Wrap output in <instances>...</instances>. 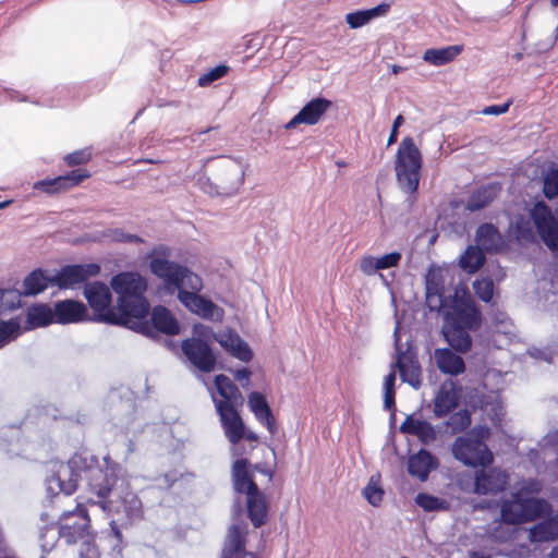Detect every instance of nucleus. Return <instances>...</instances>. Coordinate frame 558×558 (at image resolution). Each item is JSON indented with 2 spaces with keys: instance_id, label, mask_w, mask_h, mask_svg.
<instances>
[{
  "instance_id": "obj_1",
  "label": "nucleus",
  "mask_w": 558,
  "mask_h": 558,
  "mask_svg": "<svg viewBox=\"0 0 558 558\" xmlns=\"http://www.w3.org/2000/svg\"><path fill=\"white\" fill-rule=\"evenodd\" d=\"M451 280L452 270L449 267L429 268L426 275V303L430 310L442 312L446 341L456 351L464 353L472 344L469 331L476 329L481 319L465 286H458L453 295H445V286Z\"/></svg>"
},
{
  "instance_id": "obj_2",
  "label": "nucleus",
  "mask_w": 558,
  "mask_h": 558,
  "mask_svg": "<svg viewBox=\"0 0 558 558\" xmlns=\"http://www.w3.org/2000/svg\"><path fill=\"white\" fill-rule=\"evenodd\" d=\"M166 252L163 247L154 250L149 264L151 272L163 282L170 293L178 292V300L192 314L210 322H222L223 308L199 294L203 289L201 277L186 267L162 257Z\"/></svg>"
},
{
  "instance_id": "obj_3",
  "label": "nucleus",
  "mask_w": 558,
  "mask_h": 558,
  "mask_svg": "<svg viewBox=\"0 0 558 558\" xmlns=\"http://www.w3.org/2000/svg\"><path fill=\"white\" fill-rule=\"evenodd\" d=\"M118 464L105 458V469L88 471V488L96 498L88 497L86 505L98 507L107 514L123 513L125 522L131 523L142 518L143 505L129 485L118 478Z\"/></svg>"
},
{
  "instance_id": "obj_4",
  "label": "nucleus",
  "mask_w": 558,
  "mask_h": 558,
  "mask_svg": "<svg viewBox=\"0 0 558 558\" xmlns=\"http://www.w3.org/2000/svg\"><path fill=\"white\" fill-rule=\"evenodd\" d=\"M110 287L117 294V304L128 323L124 326L144 335L151 332L147 320L149 303L145 296L147 280L136 271H122L111 278Z\"/></svg>"
},
{
  "instance_id": "obj_5",
  "label": "nucleus",
  "mask_w": 558,
  "mask_h": 558,
  "mask_svg": "<svg viewBox=\"0 0 558 558\" xmlns=\"http://www.w3.org/2000/svg\"><path fill=\"white\" fill-rule=\"evenodd\" d=\"M542 485L536 481L525 483L518 493L504 499L500 505V515L506 522L522 524L534 521L550 512V505L538 498L530 497L541 490Z\"/></svg>"
},
{
  "instance_id": "obj_6",
  "label": "nucleus",
  "mask_w": 558,
  "mask_h": 558,
  "mask_svg": "<svg viewBox=\"0 0 558 558\" xmlns=\"http://www.w3.org/2000/svg\"><path fill=\"white\" fill-rule=\"evenodd\" d=\"M489 429L484 426L474 427L471 432L458 437L452 444L453 457L468 466H486L493 462V453L485 444Z\"/></svg>"
},
{
  "instance_id": "obj_7",
  "label": "nucleus",
  "mask_w": 558,
  "mask_h": 558,
  "mask_svg": "<svg viewBox=\"0 0 558 558\" xmlns=\"http://www.w3.org/2000/svg\"><path fill=\"white\" fill-rule=\"evenodd\" d=\"M422 154L413 138L404 137L396 154L395 170L398 184L404 193L416 192L421 178Z\"/></svg>"
},
{
  "instance_id": "obj_8",
  "label": "nucleus",
  "mask_w": 558,
  "mask_h": 558,
  "mask_svg": "<svg viewBox=\"0 0 558 558\" xmlns=\"http://www.w3.org/2000/svg\"><path fill=\"white\" fill-rule=\"evenodd\" d=\"M84 296L94 312L95 320L122 325L128 323L125 315L121 314L119 306H112L110 288L100 281L87 283L84 288Z\"/></svg>"
},
{
  "instance_id": "obj_9",
  "label": "nucleus",
  "mask_w": 558,
  "mask_h": 558,
  "mask_svg": "<svg viewBox=\"0 0 558 558\" xmlns=\"http://www.w3.org/2000/svg\"><path fill=\"white\" fill-rule=\"evenodd\" d=\"M246 165L242 160L223 159L218 163L216 174V193L219 195H234L244 183Z\"/></svg>"
},
{
  "instance_id": "obj_10",
  "label": "nucleus",
  "mask_w": 558,
  "mask_h": 558,
  "mask_svg": "<svg viewBox=\"0 0 558 558\" xmlns=\"http://www.w3.org/2000/svg\"><path fill=\"white\" fill-rule=\"evenodd\" d=\"M531 217L544 243L553 251L558 250V207L554 216L544 203H537Z\"/></svg>"
},
{
  "instance_id": "obj_11",
  "label": "nucleus",
  "mask_w": 558,
  "mask_h": 558,
  "mask_svg": "<svg viewBox=\"0 0 558 558\" xmlns=\"http://www.w3.org/2000/svg\"><path fill=\"white\" fill-rule=\"evenodd\" d=\"M399 327L395 329V343L397 351L396 367L400 372V376L404 383H408L414 389H418L422 385L421 367L416 359L414 349L409 345L405 351H402L399 343Z\"/></svg>"
},
{
  "instance_id": "obj_12",
  "label": "nucleus",
  "mask_w": 558,
  "mask_h": 558,
  "mask_svg": "<svg viewBox=\"0 0 558 558\" xmlns=\"http://www.w3.org/2000/svg\"><path fill=\"white\" fill-rule=\"evenodd\" d=\"M99 272L100 266L97 264L72 265L63 267L50 282L60 289H75Z\"/></svg>"
},
{
  "instance_id": "obj_13",
  "label": "nucleus",
  "mask_w": 558,
  "mask_h": 558,
  "mask_svg": "<svg viewBox=\"0 0 558 558\" xmlns=\"http://www.w3.org/2000/svg\"><path fill=\"white\" fill-rule=\"evenodd\" d=\"M78 476L70 463H56L46 481L47 492L51 495H71L77 487Z\"/></svg>"
},
{
  "instance_id": "obj_14",
  "label": "nucleus",
  "mask_w": 558,
  "mask_h": 558,
  "mask_svg": "<svg viewBox=\"0 0 558 558\" xmlns=\"http://www.w3.org/2000/svg\"><path fill=\"white\" fill-rule=\"evenodd\" d=\"M88 515L82 504L74 511L64 512L59 519V533L68 544L81 537L88 525Z\"/></svg>"
},
{
  "instance_id": "obj_15",
  "label": "nucleus",
  "mask_w": 558,
  "mask_h": 558,
  "mask_svg": "<svg viewBox=\"0 0 558 558\" xmlns=\"http://www.w3.org/2000/svg\"><path fill=\"white\" fill-rule=\"evenodd\" d=\"M508 485V475L500 470H490L488 472H476L474 483L471 486L461 484V489L472 492L477 495H487L500 492Z\"/></svg>"
},
{
  "instance_id": "obj_16",
  "label": "nucleus",
  "mask_w": 558,
  "mask_h": 558,
  "mask_svg": "<svg viewBox=\"0 0 558 558\" xmlns=\"http://www.w3.org/2000/svg\"><path fill=\"white\" fill-rule=\"evenodd\" d=\"M182 350L189 361L201 372L209 373L215 368L216 356L207 343L186 339L182 342Z\"/></svg>"
},
{
  "instance_id": "obj_17",
  "label": "nucleus",
  "mask_w": 558,
  "mask_h": 558,
  "mask_svg": "<svg viewBox=\"0 0 558 558\" xmlns=\"http://www.w3.org/2000/svg\"><path fill=\"white\" fill-rule=\"evenodd\" d=\"M461 398V387L453 380H445L435 398L434 414L436 417H444L450 414L459 405Z\"/></svg>"
},
{
  "instance_id": "obj_18",
  "label": "nucleus",
  "mask_w": 558,
  "mask_h": 558,
  "mask_svg": "<svg viewBox=\"0 0 558 558\" xmlns=\"http://www.w3.org/2000/svg\"><path fill=\"white\" fill-rule=\"evenodd\" d=\"M215 340L234 359L242 362H250L253 357V351L247 342H245L240 335L231 328H223L219 330L215 336Z\"/></svg>"
},
{
  "instance_id": "obj_19",
  "label": "nucleus",
  "mask_w": 558,
  "mask_h": 558,
  "mask_svg": "<svg viewBox=\"0 0 558 558\" xmlns=\"http://www.w3.org/2000/svg\"><path fill=\"white\" fill-rule=\"evenodd\" d=\"M331 107V101L317 97L307 102L298 114H295L286 125L287 130L295 129L300 124L315 125L322 117Z\"/></svg>"
},
{
  "instance_id": "obj_20",
  "label": "nucleus",
  "mask_w": 558,
  "mask_h": 558,
  "mask_svg": "<svg viewBox=\"0 0 558 558\" xmlns=\"http://www.w3.org/2000/svg\"><path fill=\"white\" fill-rule=\"evenodd\" d=\"M217 412L228 440L235 445L244 436V423L233 404L217 403Z\"/></svg>"
},
{
  "instance_id": "obj_21",
  "label": "nucleus",
  "mask_w": 558,
  "mask_h": 558,
  "mask_svg": "<svg viewBox=\"0 0 558 558\" xmlns=\"http://www.w3.org/2000/svg\"><path fill=\"white\" fill-rule=\"evenodd\" d=\"M88 177L87 171L73 170L65 175L37 181L33 184V189L43 193L54 194L80 184Z\"/></svg>"
},
{
  "instance_id": "obj_22",
  "label": "nucleus",
  "mask_w": 558,
  "mask_h": 558,
  "mask_svg": "<svg viewBox=\"0 0 558 558\" xmlns=\"http://www.w3.org/2000/svg\"><path fill=\"white\" fill-rule=\"evenodd\" d=\"M56 323L77 324L89 319V313L84 303L75 300L59 301L54 304Z\"/></svg>"
},
{
  "instance_id": "obj_23",
  "label": "nucleus",
  "mask_w": 558,
  "mask_h": 558,
  "mask_svg": "<svg viewBox=\"0 0 558 558\" xmlns=\"http://www.w3.org/2000/svg\"><path fill=\"white\" fill-rule=\"evenodd\" d=\"M402 255L399 252H391L381 256L365 255L360 259V270L372 276L385 269L397 267L401 262Z\"/></svg>"
},
{
  "instance_id": "obj_24",
  "label": "nucleus",
  "mask_w": 558,
  "mask_h": 558,
  "mask_svg": "<svg viewBox=\"0 0 558 558\" xmlns=\"http://www.w3.org/2000/svg\"><path fill=\"white\" fill-rule=\"evenodd\" d=\"M222 558H256L245 551L244 526L233 524L229 527L222 549Z\"/></svg>"
},
{
  "instance_id": "obj_25",
  "label": "nucleus",
  "mask_w": 558,
  "mask_h": 558,
  "mask_svg": "<svg viewBox=\"0 0 558 558\" xmlns=\"http://www.w3.org/2000/svg\"><path fill=\"white\" fill-rule=\"evenodd\" d=\"M400 430L417 437L424 444L435 440L437 435L435 427L429 422L415 414L407 416L400 426Z\"/></svg>"
},
{
  "instance_id": "obj_26",
  "label": "nucleus",
  "mask_w": 558,
  "mask_h": 558,
  "mask_svg": "<svg viewBox=\"0 0 558 558\" xmlns=\"http://www.w3.org/2000/svg\"><path fill=\"white\" fill-rule=\"evenodd\" d=\"M247 404L255 418L266 426L271 435L275 434L277 430L276 422L265 397L260 392L253 391L248 395Z\"/></svg>"
},
{
  "instance_id": "obj_27",
  "label": "nucleus",
  "mask_w": 558,
  "mask_h": 558,
  "mask_svg": "<svg viewBox=\"0 0 558 558\" xmlns=\"http://www.w3.org/2000/svg\"><path fill=\"white\" fill-rule=\"evenodd\" d=\"M433 360L438 369L448 375H459L465 369L463 359L449 349H436L433 354Z\"/></svg>"
},
{
  "instance_id": "obj_28",
  "label": "nucleus",
  "mask_w": 558,
  "mask_h": 558,
  "mask_svg": "<svg viewBox=\"0 0 558 558\" xmlns=\"http://www.w3.org/2000/svg\"><path fill=\"white\" fill-rule=\"evenodd\" d=\"M437 459L426 450H420L416 454L409 458L408 471L412 476L424 482L427 480L432 470L437 468Z\"/></svg>"
},
{
  "instance_id": "obj_29",
  "label": "nucleus",
  "mask_w": 558,
  "mask_h": 558,
  "mask_svg": "<svg viewBox=\"0 0 558 558\" xmlns=\"http://www.w3.org/2000/svg\"><path fill=\"white\" fill-rule=\"evenodd\" d=\"M234 488L238 493L248 494L251 490H257L256 484L252 478V471L248 462L244 459L236 460L232 468Z\"/></svg>"
},
{
  "instance_id": "obj_30",
  "label": "nucleus",
  "mask_w": 558,
  "mask_h": 558,
  "mask_svg": "<svg viewBox=\"0 0 558 558\" xmlns=\"http://www.w3.org/2000/svg\"><path fill=\"white\" fill-rule=\"evenodd\" d=\"M389 8V4L380 3L372 9L351 12L345 15V22L350 28H360L367 25L375 19L385 16L388 13Z\"/></svg>"
},
{
  "instance_id": "obj_31",
  "label": "nucleus",
  "mask_w": 558,
  "mask_h": 558,
  "mask_svg": "<svg viewBox=\"0 0 558 558\" xmlns=\"http://www.w3.org/2000/svg\"><path fill=\"white\" fill-rule=\"evenodd\" d=\"M215 388L219 396L221 397V400H218L216 398L215 392L211 390L210 387H208V390L211 393L215 407L217 408V403H227V404H233L235 401L241 398L240 392L235 385L231 381V379L225 375H218L215 378L214 381Z\"/></svg>"
},
{
  "instance_id": "obj_32",
  "label": "nucleus",
  "mask_w": 558,
  "mask_h": 558,
  "mask_svg": "<svg viewBox=\"0 0 558 558\" xmlns=\"http://www.w3.org/2000/svg\"><path fill=\"white\" fill-rule=\"evenodd\" d=\"M246 506L248 518L251 519L254 526L258 527L263 525L267 517V506L264 495L259 489L250 492L246 494Z\"/></svg>"
},
{
  "instance_id": "obj_33",
  "label": "nucleus",
  "mask_w": 558,
  "mask_h": 558,
  "mask_svg": "<svg viewBox=\"0 0 558 558\" xmlns=\"http://www.w3.org/2000/svg\"><path fill=\"white\" fill-rule=\"evenodd\" d=\"M151 322L154 327L167 335H177L180 331L178 320L169 310L163 306H156L151 312Z\"/></svg>"
},
{
  "instance_id": "obj_34",
  "label": "nucleus",
  "mask_w": 558,
  "mask_h": 558,
  "mask_svg": "<svg viewBox=\"0 0 558 558\" xmlns=\"http://www.w3.org/2000/svg\"><path fill=\"white\" fill-rule=\"evenodd\" d=\"M476 242L478 246L486 251H495L502 245L499 232L492 225H483L477 229Z\"/></svg>"
},
{
  "instance_id": "obj_35",
  "label": "nucleus",
  "mask_w": 558,
  "mask_h": 558,
  "mask_svg": "<svg viewBox=\"0 0 558 558\" xmlns=\"http://www.w3.org/2000/svg\"><path fill=\"white\" fill-rule=\"evenodd\" d=\"M556 538H558V515L530 530V539L532 542H549Z\"/></svg>"
},
{
  "instance_id": "obj_36",
  "label": "nucleus",
  "mask_w": 558,
  "mask_h": 558,
  "mask_svg": "<svg viewBox=\"0 0 558 558\" xmlns=\"http://www.w3.org/2000/svg\"><path fill=\"white\" fill-rule=\"evenodd\" d=\"M461 52V47L459 46H448L445 48H438V49H427L424 54L423 59L424 61L440 66L444 65L450 61H452L459 53Z\"/></svg>"
},
{
  "instance_id": "obj_37",
  "label": "nucleus",
  "mask_w": 558,
  "mask_h": 558,
  "mask_svg": "<svg viewBox=\"0 0 558 558\" xmlns=\"http://www.w3.org/2000/svg\"><path fill=\"white\" fill-rule=\"evenodd\" d=\"M515 523L506 522L502 518L494 520L487 527L488 536L498 543H506L511 541L517 532Z\"/></svg>"
},
{
  "instance_id": "obj_38",
  "label": "nucleus",
  "mask_w": 558,
  "mask_h": 558,
  "mask_svg": "<svg viewBox=\"0 0 558 558\" xmlns=\"http://www.w3.org/2000/svg\"><path fill=\"white\" fill-rule=\"evenodd\" d=\"M27 322L33 327H44L56 322L54 307L46 304L33 306L27 312Z\"/></svg>"
},
{
  "instance_id": "obj_39",
  "label": "nucleus",
  "mask_w": 558,
  "mask_h": 558,
  "mask_svg": "<svg viewBox=\"0 0 558 558\" xmlns=\"http://www.w3.org/2000/svg\"><path fill=\"white\" fill-rule=\"evenodd\" d=\"M414 502L425 512L447 511L450 508V502L447 499L428 493H418Z\"/></svg>"
},
{
  "instance_id": "obj_40",
  "label": "nucleus",
  "mask_w": 558,
  "mask_h": 558,
  "mask_svg": "<svg viewBox=\"0 0 558 558\" xmlns=\"http://www.w3.org/2000/svg\"><path fill=\"white\" fill-rule=\"evenodd\" d=\"M484 260L483 248L470 246L460 258V267L469 274H473L483 265Z\"/></svg>"
},
{
  "instance_id": "obj_41",
  "label": "nucleus",
  "mask_w": 558,
  "mask_h": 558,
  "mask_svg": "<svg viewBox=\"0 0 558 558\" xmlns=\"http://www.w3.org/2000/svg\"><path fill=\"white\" fill-rule=\"evenodd\" d=\"M48 278L41 270H35L29 274L23 282V293L25 295H36L47 289Z\"/></svg>"
},
{
  "instance_id": "obj_42",
  "label": "nucleus",
  "mask_w": 558,
  "mask_h": 558,
  "mask_svg": "<svg viewBox=\"0 0 558 558\" xmlns=\"http://www.w3.org/2000/svg\"><path fill=\"white\" fill-rule=\"evenodd\" d=\"M362 494L364 498L368 501V504H371L373 507L380 506L384 499L385 492L380 483L379 474L371 476L368 483L363 488Z\"/></svg>"
},
{
  "instance_id": "obj_43",
  "label": "nucleus",
  "mask_w": 558,
  "mask_h": 558,
  "mask_svg": "<svg viewBox=\"0 0 558 558\" xmlns=\"http://www.w3.org/2000/svg\"><path fill=\"white\" fill-rule=\"evenodd\" d=\"M497 194L495 186H484L472 194L468 202V208L470 210H478L489 204Z\"/></svg>"
},
{
  "instance_id": "obj_44",
  "label": "nucleus",
  "mask_w": 558,
  "mask_h": 558,
  "mask_svg": "<svg viewBox=\"0 0 558 558\" xmlns=\"http://www.w3.org/2000/svg\"><path fill=\"white\" fill-rule=\"evenodd\" d=\"M482 409L495 425H499L501 423L504 408L497 395L489 396L488 400L483 403Z\"/></svg>"
},
{
  "instance_id": "obj_45",
  "label": "nucleus",
  "mask_w": 558,
  "mask_h": 558,
  "mask_svg": "<svg viewBox=\"0 0 558 558\" xmlns=\"http://www.w3.org/2000/svg\"><path fill=\"white\" fill-rule=\"evenodd\" d=\"M543 190L548 198L558 195V168L554 165H550L544 172Z\"/></svg>"
},
{
  "instance_id": "obj_46",
  "label": "nucleus",
  "mask_w": 558,
  "mask_h": 558,
  "mask_svg": "<svg viewBox=\"0 0 558 558\" xmlns=\"http://www.w3.org/2000/svg\"><path fill=\"white\" fill-rule=\"evenodd\" d=\"M21 294L14 289H0V315L20 306Z\"/></svg>"
},
{
  "instance_id": "obj_47",
  "label": "nucleus",
  "mask_w": 558,
  "mask_h": 558,
  "mask_svg": "<svg viewBox=\"0 0 558 558\" xmlns=\"http://www.w3.org/2000/svg\"><path fill=\"white\" fill-rule=\"evenodd\" d=\"M471 424V416L468 410H460L453 413L447 421V426L451 428L452 433L461 432L468 428Z\"/></svg>"
},
{
  "instance_id": "obj_48",
  "label": "nucleus",
  "mask_w": 558,
  "mask_h": 558,
  "mask_svg": "<svg viewBox=\"0 0 558 558\" xmlns=\"http://www.w3.org/2000/svg\"><path fill=\"white\" fill-rule=\"evenodd\" d=\"M395 383L396 372L392 367L384 381V407L386 410H391L395 407Z\"/></svg>"
},
{
  "instance_id": "obj_49",
  "label": "nucleus",
  "mask_w": 558,
  "mask_h": 558,
  "mask_svg": "<svg viewBox=\"0 0 558 558\" xmlns=\"http://www.w3.org/2000/svg\"><path fill=\"white\" fill-rule=\"evenodd\" d=\"M20 325L15 320L0 322V347L16 338Z\"/></svg>"
},
{
  "instance_id": "obj_50",
  "label": "nucleus",
  "mask_w": 558,
  "mask_h": 558,
  "mask_svg": "<svg viewBox=\"0 0 558 558\" xmlns=\"http://www.w3.org/2000/svg\"><path fill=\"white\" fill-rule=\"evenodd\" d=\"M475 293L484 302L492 300L494 294V284L490 279H478L473 284Z\"/></svg>"
},
{
  "instance_id": "obj_51",
  "label": "nucleus",
  "mask_w": 558,
  "mask_h": 558,
  "mask_svg": "<svg viewBox=\"0 0 558 558\" xmlns=\"http://www.w3.org/2000/svg\"><path fill=\"white\" fill-rule=\"evenodd\" d=\"M228 72V66L226 65H218L211 70H209L207 73L203 74L198 78V84L201 86H207L210 83L223 77Z\"/></svg>"
},
{
  "instance_id": "obj_52",
  "label": "nucleus",
  "mask_w": 558,
  "mask_h": 558,
  "mask_svg": "<svg viewBox=\"0 0 558 558\" xmlns=\"http://www.w3.org/2000/svg\"><path fill=\"white\" fill-rule=\"evenodd\" d=\"M217 332H214L211 327L204 324H195L193 327V338L195 340L203 341L207 343L209 340L215 339Z\"/></svg>"
},
{
  "instance_id": "obj_53",
  "label": "nucleus",
  "mask_w": 558,
  "mask_h": 558,
  "mask_svg": "<svg viewBox=\"0 0 558 558\" xmlns=\"http://www.w3.org/2000/svg\"><path fill=\"white\" fill-rule=\"evenodd\" d=\"M92 157L89 148H84L65 156V161L69 166H76L86 163Z\"/></svg>"
},
{
  "instance_id": "obj_54",
  "label": "nucleus",
  "mask_w": 558,
  "mask_h": 558,
  "mask_svg": "<svg viewBox=\"0 0 558 558\" xmlns=\"http://www.w3.org/2000/svg\"><path fill=\"white\" fill-rule=\"evenodd\" d=\"M112 241L117 242H138L141 241L138 236L133 234H128L120 229L110 230L108 235Z\"/></svg>"
},
{
  "instance_id": "obj_55",
  "label": "nucleus",
  "mask_w": 558,
  "mask_h": 558,
  "mask_svg": "<svg viewBox=\"0 0 558 558\" xmlns=\"http://www.w3.org/2000/svg\"><path fill=\"white\" fill-rule=\"evenodd\" d=\"M513 233L519 240H530L533 238L532 230L527 222L523 223L518 221L513 228Z\"/></svg>"
},
{
  "instance_id": "obj_56",
  "label": "nucleus",
  "mask_w": 558,
  "mask_h": 558,
  "mask_svg": "<svg viewBox=\"0 0 558 558\" xmlns=\"http://www.w3.org/2000/svg\"><path fill=\"white\" fill-rule=\"evenodd\" d=\"M80 557L81 558H99V551L94 544H92L89 542H84L80 548Z\"/></svg>"
},
{
  "instance_id": "obj_57",
  "label": "nucleus",
  "mask_w": 558,
  "mask_h": 558,
  "mask_svg": "<svg viewBox=\"0 0 558 558\" xmlns=\"http://www.w3.org/2000/svg\"><path fill=\"white\" fill-rule=\"evenodd\" d=\"M510 105H511V101H508L504 105L488 106L482 110V113L485 116H500V114L506 113L509 110Z\"/></svg>"
},
{
  "instance_id": "obj_58",
  "label": "nucleus",
  "mask_w": 558,
  "mask_h": 558,
  "mask_svg": "<svg viewBox=\"0 0 558 558\" xmlns=\"http://www.w3.org/2000/svg\"><path fill=\"white\" fill-rule=\"evenodd\" d=\"M404 122V119L401 114H399L393 123H392V128H391V132H390V135H389V138H388V146L392 145L396 143L397 141V136H398V130L399 128L403 124Z\"/></svg>"
},
{
  "instance_id": "obj_59",
  "label": "nucleus",
  "mask_w": 558,
  "mask_h": 558,
  "mask_svg": "<svg viewBox=\"0 0 558 558\" xmlns=\"http://www.w3.org/2000/svg\"><path fill=\"white\" fill-rule=\"evenodd\" d=\"M496 331L504 333L506 336H513L512 324L508 322L506 318L500 319L499 323L496 325Z\"/></svg>"
},
{
  "instance_id": "obj_60",
  "label": "nucleus",
  "mask_w": 558,
  "mask_h": 558,
  "mask_svg": "<svg viewBox=\"0 0 558 558\" xmlns=\"http://www.w3.org/2000/svg\"><path fill=\"white\" fill-rule=\"evenodd\" d=\"M234 377L243 387H247L250 384L251 372L247 368H242L234 373Z\"/></svg>"
},
{
  "instance_id": "obj_61",
  "label": "nucleus",
  "mask_w": 558,
  "mask_h": 558,
  "mask_svg": "<svg viewBox=\"0 0 558 558\" xmlns=\"http://www.w3.org/2000/svg\"><path fill=\"white\" fill-rule=\"evenodd\" d=\"M530 355H531L532 357H534V359H543V360H545V361H547V362H550V361H551V356H550L547 352H545V351H543V350H539V349H533V350H531V351H530Z\"/></svg>"
},
{
  "instance_id": "obj_62",
  "label": "nucleus",
  "mask_w": 558,
  "mask_h": 558,
  "mask_svg": "<svg viewBox=\"0 0 558 558\" xmlns=\"http://www.w3.org/2000/svg\"><path fill=\"white\" fill-rule=\"evenodd\" d=\"M551 287L554 289L553 295L555 296V300L551 303L558 302V279L551 281Z\"/></svg>"
},
{
  "instance_id": "obj_63",
  "label": "nucleus",
  "mask_w": 558,
  "mask_h": 558,
  "mask_svg": "<svg viewBox=\"0 0 558 558\" xmlns=\"http://www.w3.org/2000/svg\"><path fill=\"white\" fill-rule=\"evenodd\" d=\"M243 437H245L248 440H256L257 439V436L253 432H245L244 430V436Z\"/></svg>"
},
{
  "instance_id": "obj_64",
  "label": "nucleus",
  "mask_w": 558,
  "mask_h": 558,
  "mask_svg": "<svg viewBox=\"0 0 558 558\" xmlns=\"http://www.w3.org/2000/svg\"><path fill=\"white\" fill-rule=\"evenodd\" d=\"M470 558H489V556H487V555H485V554H483V553H476V551H474V553H472V554L470 555Z\"/></svg>"
}]
</instances>
